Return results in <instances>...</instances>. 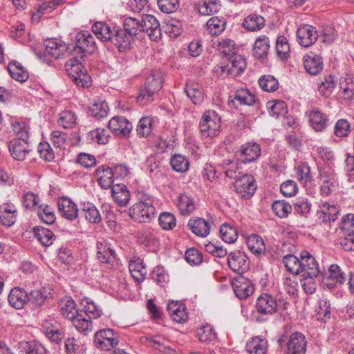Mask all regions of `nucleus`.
<instances>
[{
  "instance_id": "61",
  "label": "nucleus",
  "mask_w": 354,
  "mask_h": 354,
  "mask_svg": "<svg viewBox=\"0 0 354 354\" xmlns=\"http://www.w3.org/2000/svg\"><path fill=\"white\" fill-rule=\"evenodd\" d=\"M152 120L148 117L141 118L136 128L138 134L141 137H146L151 133Z\"/></svg>"
},
{
  "instance_id": "21",
  "label": "nucleus",
  "mask_w": 354,
  "mask_h": 354,
  "mask_svg": "<svg viewBox=\"0 0 354 354\" xmlns=\"http://www.w3.org/2000/svg\"><path fill=\"white\" fill-rule=\"evenodd\" d=\"M8 299L11 306L21 309L28 304V294L24 289L16 287L10 290Z\"/></svg>"
},
{
  "instance_id": "54",
  "label": "nucleus",
  "mask_w": 354,
  "mask_h": 354,
  "mask_svg": "<svg viewBox=\"0 0 354 354\" xmlns=\"http://www.w3.org/2000/svg\"><path fill=\"white\" fill-rule=\"evenodd\" d=\"M21 348L26 354H47L44 346L37 341L26 342Z\"/></svg>"
},
{
  "instance_id": "25",
  "label": "nucleus",
  "mask_w": 354,
  "mask_h": 354,
  "mask_svg": "<svg viewBox=\"0 0 354 354\" xmlns=\"http://www.w3.org/2000/svg\"><path fill=\"white\" fill-rule=\"evenodd\" d=\"M167 310L171 319L177 323H184L188 318L187 308L182 303L170 302Z\"/></svg>"
},
{
  "instance_id": "52",
  "label": "nucleus",
  "mask_w": 354,
  "mask_h": 354,
  "mask_svg": "<svg viewBox=\"0 0 354 354\" xmlns=\"http://www.w3.org/2000/svg\"><path fill=\"white\" fill-rule=\"evenodd\" d=\"M335 86V77L332 75H328L321 82L318 90L323 96L328 97L332 93Z\"/></svg>"
},
{
  "instance_id": "16",
  "label": "nucleus",
  "mask_w": 354,
  "mask_h": 354,
  "mask_svg": "<svg viewBox=\"0 0 354 354\" xmlns=\"http://www.w3.org/2000/svg\"><path fill=\"white\" fill-rule=\"evenodd\" d=\"M287 354H305L306 341L305 336L301 333H292L286 343Z\"/></svg>"
},
{
  "instance_id": "10",
  "label": "nucleus",
  "mask_w": 354,
  "mask_h": 354,
  "mask_svg": "<svg viewBox=\"0 0 354 354\" xmlns=\"http://www.w3.org/2000/svg\"><path fill=\"white\" fill-rule=\"evenodd\" d=\"M255 307L257 313L271 315L277 311V300L270 294H261L257 299Z\"/></svg>"
},
{
  "instance_id": "40",
  "label": "nucleus",
  "mask_w": 354,
  "mask_h": 354,
  "mask_svg": "<svg viewBox=\"0 0 354 354\" xmlns=\"http://www.w3.org/2000/svg\"><path fill=\"white\" fill-rule=\"evenodd\" d=\"M243 26L250 31L259 30L265 26V19L259 15L252 14L245 19Z\"/></svg>"
},
{
  "instance_id": "6",
  "label": "nucleus",
  "mask_w": 354,
  "mask_h": 354,
  "mask_svg": "<svg viewBox=\"0 0 354 354\" xmlns=\"http://www.w3.org/2000/svg\"><path fill=\"white\" fill-rule=\"evenodd\" d=\"M200 131L205 137H214L221 128V118L214 111H205L200 121Z\"/></svg>"
},
{
  "instance_id": "59",
  "label": "nucleus",
  "mask_w": 354,
  "mask_h": 354,
  "mask_svg": "<svg viewBox=\"0 0 354 354\" xmlns=\"http://www.w3.org/2000/svg\"><path fill=\"white\" fill-rule=\"evenodd\" d=\"M158 221L160 225L164 230H171L176 226V218L169 212L161 213Z\"/></svg>"
},
{
  "instance_id": "46",
  "label": "nucleus",
  "mask_w": 354,
  "mask_h": 354,
  "mask_svg": "<svg viewBox=\"0 0 354 354\" xmlns=\"http://www.w3.org/2000/svg\"><path fill=\"white\" fill-rule=\"evenodd\" d=\"M185 93L194 104H199L203 100V93L196 84H187L185 86Z\"/></svg>"
},
{
  "instance_id": "33",
  "label": "nucleus",
  "mask_w": 354,
  "mask_h": 354,
  "mask_svg": "<svg viewBox=\"0 0 354 354\" xmlns=\"http://www.w3.org/2000/svg\"><path fill=\"white\" fill-rule=\"evenodd\" d=\"M61 313L68 319H73L77 315V310L75 308V303L71 297H64L59 302Z\"/></svg>"
},
{
  "instance_id": "8",
  "label": "nucleus",
  "mask_w": 354,
  "mask_h": 354,
  "mask_svg": "<svg viewBox=\"0 0 354 354\" xmlns=\"http://www.w3.org/2000/svg\"><path fill=\"white\" fill-rule=\"evenodd\" d=\"M236 192L243 198H250L254 194L257 185L252 175L245 174L236 180L234 183Z\"/></svg>"
},
{
  "instance_id": "51",
  "label": "nucleus",
  "mask_w": 354,
  "mask_h": 354,
  "mask_svg": "<svg viewBox=\"0 0 354 354\" xmlns=\"http://www.w3.org/2000/svg\"><path fill=\"white\" fill-rule=\"evenodd\" d=\"M259 86L265 91H275L279 86L277 80L272 75H263L259 80Z\"/></svg>"
},
{
  "instance_id": "5",
  "label": "nucleus",
  "mask_w": 354,
  "mask_h": 354,
  "mask_svg": "<svg viewBox=\"0 0 354 354\" xmlns=\"http://www.w3.org/2000/svg\"><path fill=\"white\" fill-rule=\"evenodd\" d=\"M162 86V75L160 72L151 73L146 79L145 86L140 88L137 97V102L140 105H145L153 100V95L158 93Z\"/></svg>"
},
{
  "instance_id": "20",
  "label": "nucleus",
  "mask_w": 354,
  "mask_h": 354,
  "mask_svg": "<svg viewBox=\"0 0 354 354\" xmlns=\"http://www.w3.org/2000/svg\"><path fill=\"white\" fill-rule=\"evenodd\" d=\"M9 151L15 160L22 161L30 152L28 141L13 139L9 142Z\"/></svg>"
},
{
  "instance_id": "41",
  "label": "nucleus",
  "mask_w": 354,
  "mask_h": 354,
  "mask_svg": "<svg viewBox=\"0 0 354 354\" xmlns=\"http://www.w3.org/2000/svg\"><path fill=\"white\" fill-rule=\"evenodd\" d=\"M206 26L209 34L217 36L225 30L226 21L223 18L213 17L207 21Z\"/></svg>"
},
{
  "instance_id": "57",
  "label": "nucleus",
  "mask_w": 354,
  "mask_h": 354,
  "mask_svg": "<svg viewBox=\"0 0 354 354\" xmlns=\"http://www.w3.org/2000/svg\"><path fill=\"white\" fill-rule=\"evenodd\" d=\"M76 116L71 111H64L59 113L58 122L64 129L72 127L75 123Z\"/></svg>"
},
{
  "instance_id": "32",
  "label": "nucleus",
  "mask_w": 354,
  "mask_h": 354,
  "mask_svg": "<svg viewBox=\"0 0 354 354\" xmlns=\"http://www.w3.org/2000/svg\"><path fill=\"white\" fill-rule=\"evenodd\" d=\"M97 258L101 263L111 264L115 259V252L107 243H97Z\"/></svg>"
},
{
  "instance_id": "1",
  "label": "nucleus",
  "mask_w": 354,
  "mask_h": 354,
  "mask_svg": "<svg viewBox=\"0 0 354 354\" xmlns=\"http://www.w3.org/2000/svg\"><path fill=\"white\" fill-rule=\"evenodd\" d=\"M91 47V50L86 49L82 46H35L32 50L39 59L50 64V58L59 59L64 57L68 50L73 57L65 64V68L74 83L80 87L87 88L91 84V77L84 70L82 62L88 55L92 54L95 46H86Z\"/></svg>"
},
{
  "instance_id": "43",
  "label": "nucleus",
  "mask_w": 354,
  "mask_h": 354,
  "mask_svg": "<svg viewBox=\"0 0 354 354\" xmlns=\"http://www.w3.org/2000/svg\"><path fill=\"white\" fill-rule=\"evenodd\" d=\"M266 108L272 116H283L288 113L287 105L282 100L268 101L266 103Z\"/></svg>"
},
{
  "instance_id": "7",
  "label": "nucleus",
  "mask_w": 354,
  "mask_h": 354,
  "mask_svg": "<svg viewBox=\"0 0 354 354\" xmlns=\"http://www.w3.org/2000/svg\"><path fill=\"white\" fill-rule=\"evenodd\" d=\"M94 343L97 347L109 351L119 344V336L111 328L102 329L95 333Z\"/></svg>"
},
{
  "instance_id": "26",
  "label": "nucleus",
  "mask_w": 354,
  "mask_h": 354,
  "mask_svg": "<svg viewBox=\"0 0 354 354\" xmlns=\"http://www.w3.org/2000/svg\"><path fill=\"white\" fill-rule=\"evenodd\" d=\"M50 292L46 288L32 290L28 294V304L35 308L43 306L49 298Z\"/></svg>"
},
{
  "instance_id": "50",
  "label": "nucleus",
  "mask_w": 354,
  "mask_h": 354,
  "mask_svg": "<svg viewBox=\"0 0 354 354\" xmlns=\"http://www.w3.org/2000/svg\"><path fill=\"white\" fill-rule=\"evenodd\" d=\"M145 167L151 174H153L155 176H158L161 171V162L159 155L153 154L147 157L145 160Z\"/></svg>"
},
{
  "instance_id": "34",
  "label": "nucleus",
  "mask_w": 354,
  "mask_h": 354,
  "mask_svg": "<svg viewBox=\"0 0 354 354\" xmlns=\"http://www.w3.org/2000/svg\"><path fill=\"white\" fill-rule=\"evenodd\" d=\"M221 8L219 0H203L198 3V10L202 15H211L217 13Z\"/></svg>"
},
{
  "instance_id": "19",
  "label": "nucleus",
  "mask_w": 354,
  "mask_h": 354,
  "mask_svg": "<svg viewBox=\"0 0 354 354\" xmlns=\"http://www.w3.org/2000/svg\"><path fill=\"white\" fill-rule=\"evenodd\" d=\"M91 30L100 41L106 42L111 41L112 43L115 42L114 32L104 22H95L91 26ZM114 44H117V43H115Z\"/></svg>"
},
{
  "instance_id": "4",
  "label": "nucleus",
  "mask_w": 354,
  "mask_h": 354,
  "mask_svg": "<svg viewBox=\"0 0 354 354\" xmlns=\"http://www.w3.org/2000/svg\"><path fill=\"white\" fill-rule=\"evenodd\" d=\"M155 207L153 205V200L151 196L142 195L140 201L134 204L129 209V216L136 222L149 223L155 217Z\"/></svg>"
},
{
  "instance_id": "38",
  "label": "nucleus",
  "mask_w": 354,
  "mask_h": 354,
  "mask_svg": "<svg viewBox=\"0 0 354 354\" xmlns=\"http://www.w3.org/2000/svg\"><path fill=\"white\" fill-rule=\"evenodd\" d=\"M178 207L183 215H189L195 209L194 198L187 194H182L178 197Z\"/></svg>"
},
{
  "instance_id": "60",
  "label": "nucleus",
  "mask_w": 354,
  "mask_h": 354,
  "mask_svg": "<svg viewBox=\"0 0 354 354\" xmlns=\"http://www.w3.org/2000/svg\"><path fill=\"white\" fill-rule=\"evenodd\" d=\"M29 127L24 122H15L13 124V131L18 137L16 140L28 141L29 137Z\"/></svg>"
},
{
  "instance_id": "27",
  "label": "nucleus",
  "mask_w": 354,
  "mask_h": 354,
  "mask_svg": "<svg viewBox=\"0 0 354 354\" xmlns=\"http://www.w3.org/2000/svg\"><path fill=\"white\" fill-rule=\"evenodd\" d=\"M245 350L248 354H266L268 350L267 340L254 337L247 342Z\"/></svg>"
},
{
  "instance_id": "64",
  "label": "nucleus",
  "mask_w": 354,
  "mask_h": 354,
  "mask_svg": "<svg viewBox=\"0 0 354 354\" xmlns=\"http://www.w3.org/2000/svg\"><path fill=\"white\" fill-rule=\"evenodd\" d=\"M185 258L187 263L194 266L201 264L203 261L201 253L194 248L187 250Z\"/></svg>"
},
{
  "instance_id": "13",
  "label": "nucleus",
  "mask_w": 354,
  "mask_h": 354,
  "mask_svg": "<svg viewBox=\"0 0 354 354\" xmlns=\"http://www.w3.org/2000/svg\"><path fill=\"white\" fill-rule=\"evenodd\" d=\"M227 264L233 272L237 273H243L249 268L246 255L239 250L232 252L228 254Z\"/></svg>"
},
{
  "instance_id": "48",
  "label": "nucleus",
  "mask_w": 354,
  "mask_h": 354,
  "mask_svg": "<svg viewBox=\"0 0 354 354\" xmlns=\"http://www.w3.org/2000/svg\"><path fill=\"white\" fill-rule=\"evenodd\" d=\"M109 107L104 101H98L92 104L89 111L91 115L97 119L106 117L108 114Z\"/></svg>"
},
{
  "instance_id": "24",
  "label": "nucleus",
  "mask_w": 354,
  "mask_h": 354,
  "mask_svg": "<svg viewBox=\"0 0 354 354\" xmlns=\"http://www.w3.org/2000/svg\"><path fill=\"white\" fill-rule=\"evenodd\" d=\"M95 176L97 182L102 188L106 189L112 187L114 176L113 169L102 165L96 169Z\"/></svg>"
},
{
  "instance_id": "31",
  "label": "nucleus",
  "mask_w": 354,
  "mask_h": 354,
  "mask_svg": "<svg viewBox=\"0 0 354 354\" xmlns=\"http://www.w3.org/2000/svg\"><path fill=\"white\" fill-rule=\"evenodd\" d=\"M304 65L306 71L313 75L319 74L322 70V62L319 56L306 55L304 59Z\"/></svg>"
},
{
  "instance_id": "2",
  "label": "nucleus",
  "mask_w": 354,
  "mask_h": 354,
  "mask_svg": "<svg viewBox=\"0 0 354 354\" xmlns=\"http://www.w3.org/2000/svg\"><path fill=\"white\" fill-rule=\"evenodd\" d=\"M218 51L223 58L228 60L230 64L221 66L218 68L221 74H227L236 76L241 75L246 67V62L243 56L237 54L235 46H218Z\"/></svg>"
},
{
  "instance_id": "3",
  "label": "nucleus",
  "mask_w": 354,
  "mask_h": 354,
  "mask_svg": "<svg viewBox=\"0 0 354 354\" xmlns=\"http://www.w3.org/2000/svg\"><path fill=\"white\" fill-rule=\"evenodd\" d=\"M123 29L114 30V37L115 43L122 44L127 43L130 44L136 39H139L142 33L140 30V21L136 18L128 17L124 20Z\"/></svg>"
},
{
  "instance_id": "30",
  "label": "nucleus",
  "mask_w": 354,
  "mask_h": 354,
  "mask_svg": "<svg viewBox=\"0 0 354 354\" xmlns=\"http://www.w3.org/2000/svg\"><path fill=\"white\" fill-rule=\"evenodd\" d=\"M7 68L12 78L18 82H24L29 77L28 71L18 62H10Z\"/></svg>"
},
{
  "instance_id": "55",
  "label": "nucleus",
  "mask_w": 354,
  "mask_h": 354,
  "mask_svg": "<svg viewBox=\"0 0 354 354\" xmlns=\"http://www.w3.org/2000/svg\"><path fill=\"white\" fill-rule=\"evenodd\" d=\"M272 209L279 218L286 217L292 211V206L285 201H277L272 204Z\"/></svg>"
},
{
  "instance_id": "47",
  "label": "nucleus",
  "mask_w": 354,
  "mask_h": 354,
  "mask_svg": "<svg viewBox=\"0 0 354 354\" xmlns=\"http://www.w3.org/2000/svg\"><path fill=\"white\" fill-rule=\"evenodd\" d=\"M283 263L290 272L295 274H300V257L292 254L286 255L283 258Z\"/></svg>"
},
{
  "instance_id": "39",
  "label": "nucleus",
  "mask_w": 354,
  "mask_h": 354,
  "mask_svg": "<svg viewBox=\"0 0 354 354\" xmlns=\"http://www.w3.org/2000/svg\"><path fill=\"white\" fill-rule=\"evenodd\" d=\"M129 268L131 276L136 281L142 282L144 281L147 274V270L142 261H131Z\"/></svg>"
},
{
  "instance_id": "44",
  "label": "nucleus",
  "mask_w": 354,
  "mask_h": 354,
  "mask_svg": "<svg viewBox=\"0 0 354 354\" xmlns=\"http://www.w3.org/2000/svg\"><path fill=\"white\" fill-rule=\"evenodd\" d=\"M72 322L73 326L79 332L86 334L92 330L91 319L82 314L77 313L75 317L72 319Z\"/></svg>"
},
{
  "instance_id": "14",
  "label": "nucleus",
  "mask_w": 354,
  "mask_h": 354,
  "mask_svg": "<svg viewBox=\"0 0 354 354\" xmlns=\"http://www.w3.org/2000/svg\"><path fill=\"white\" fill-rule=\"evenodd\" d=\"M308 118V122L310 127L315 131H322L324 130L328 122V118L326 114L321 112L318 109H313L306 112Z\"/></svg>"
},
{
  "instance_id": "12",
  "label": "nucleus",
  "mask_w": 354,
  "mask_h": 354,
  "mask_svg": "<svg viewBox=\"0 0 354 354\" xmlns=\"http://www.w3.org/2000/svg\"><path fill=\"white\" fill-rule=\"evenodd\" d=\"M109 129L118 136L127 137L131 132L132 124L122 116H115L109 122Z\"/></svg>"
},
{
  "instance_id": "23",
  "label": "nucleus",
  "mask_w": 354,
  "mask_h": 354,
  "mask_svg": "<svg viewBox=\"0 0 354 354\" xmlns=\"http://www.w3.org/2000/svg\"><path fill=\"white\" fill-rule=\"evenodd\" d=\"M339 207L335 205L324 203L317 211V216L320 222L327 223L334 222L337 218Z\"/></svg>"
},
{
  "instance_id": "42",
  "label": "nucleus",
  "mask_w": 354,
  "mask_h": 354,
  "mask_svg": "<svg viewBox=\"0 0 354 354\" xmlns=\"http://www.w3.org/2000/svg\"><path fill=\"white\" fill-rule=\"evenodd\" d=\"M82 211L85 218L91 223H99L101 216L96 207L91 203H84L82 205Z\"/></svg>"
},
{
  "instance_id": "18",
  "label": "nucleus",
  "mask_w": 354,
  "mask_h": 354,
  "mask_svg": "<svg viewBox=\"0 0 354 354\" xmlns=\"http://www.w3.org/2000/svg\"><path fill=\"white\" fill-rule=\"evenodd\" d=\"M57 206L60 214L66 219L73 220L77 217V205L70 198L64 196L59 198Z\"/></svg>"
},
{
  "instance_id": "36",
  "label": "nucleus",
  "mask_w": 354,
  "mask_h": 354,
  "mask_svg": "<svg viewBox=\"0 0 354 354\" xmlns=\"http://www.w3.org/2000/svg\"><path fill=\"white\" fill-rule=\"evenodd\" d=\"M231 102L235 104L238 102L241 105L252 106L256 102L255 97L248 89H239L233 96Z\"/></svg>"
},
{
  "instance_id": "45",
  "label": "nucleus",
  "mask_w": 354,
  "mask_h": 354,
  "mask_svg": "<svg viewBox=\"0 0 354 354\" xmlns=\"http://www.w3.org/2000/svg\"><path fill=\"white\" fill-rule=\"evenodd\" d=\"M220 234L223 241L227 243H234L238 238L236 229L227 223H224L221 226Z\"/></svg>"
},
{
  "instance_id": "56",
  "label": "nucleus",
  "mask_w": 354,
  "mask_h": 354,
  "mask_svg": "<svg viewBox=\"0 0 354 354\" xmlns=\"http://www.w3.org/2000/svg\"><path fill=\"white\" fill-rule=\"evenodd\" d=\"M248 246L254 254H259L265 250L263 241L257 235L251 236L248 238Z\"/></svg>"
},
{
  "instance_id": "28",
  "label": "nucleus",
  "mask_w": 354,
  "mask_h": 354,
  "mask_svg": "<svg viewBox=\"0 0 354 354\" xmlns=\"http://www.w3.org/2000/svg\"><path fill=\"white\" fill-rule=\"evenodd\" d=\"M111 194L114 201L120 206H125L130 199L127 187L123 184L113 185L111 187Z\"/></svg>"
},
{
  "instance_id": "37",
  "label": "nucleus",
  "mask_w": 354,
  "mask_h": 354,
  "mask_svg": "<svg viewBox=\"0 0 354 354\" xmlns=\"http://www.w3.org/2000/svg\"><path fill=\"white\" fill-rule=\"evenodd\" d=\"M33 231L37 240L44 246L47 247L53 244L55 236L52 231L46 227L39 226L35 227Z\"/></svg>"
},
{
  "instance_id": "17",
  "label": "nucleus",
  "mask_w": 354,
  "mask_h": 354,
  "mask_svg": "<svg viewBox=\"0 0 354 354\" xmlns=\"http://www.w3.org/2000/svg\"><path fill=\"white\" fill-rule=\"evenodd\" d=\"M296 34L299 44H314L318 39L317 31L315 27L310 25L300 26Z\"/></svg>"
},
{
  "instance_id": "58",
  "label": "nucleus",
  "mask_w": 354,
  "mask_h": 354,
  "mask_svg": "<svg viewBox=\"0 0 354 354\" xmlns=\"http://www.w3.org/2000/svg\"><path fill=\"white\" fill-rule=\"evenodd\" d=\"M37 215L42 222L50 225L55 221V216L53 209L50 206H45L44 208L39 207Z\"/></svg>"
},
{
  "instance_id": "62",
  "label": "nucleus",
  "mask_w": 354,
  "mask_h": 354,
  "mask_svg": "<svg viewBox=\"0 0 354 354\" xmlns=\"http://www.w3.org/2000/svg\"><path fill=\"white\" fill-rule=\"evenodd\" d=\"M337 37V32L333 28L326 26L322 30V33L318 35L317 42L319 43H332Z\"/></svg>"
},
{
  "instance_id": "9",
  "label": "nucleus",
  "mask_w": 354,
  "mask_h": 354,
  "mask_svg": "<svg viewBox=\"0 0 354 354\" xmlns=\"http://www.w3.org/2000/svg\"><path fill=\"white\" fill-rule=\"evenodd\" d=\"M232 286L235 295L240 299L250 297L254 290L252 282L242 275L238 276L232 280Z\"/></svg>"
},
{
  "instance_id": "15",
  "label": "nucleus",
  "mask_w": 354,
  "mask_h": 354,
  "mask_svg": "<svg viewBox=\"0 0 354 354\" xmlns=\"http://www.w3.org/2000/svg\"><path fill=\"white\" fill-rule=\"evenodd\" d=\"M346 278V274L342 271L339 266L333 264L329 267L328 273H326L324 276V283L331 289L337 283L342 284L344 283Z\"/></svg>"
},
{
  "instance_id": "11",
  "label": "nucleus",
  "mask_w": 354,
  "mask_h": 354,
  "mask_svg": "<svg viewBox=\"0 0 354 354\" xmlns=\"http://www.w3.org/2000/svg\"><path fill=\"white\" fill-rule=\"evenodd\" d=\"M320 273L315 259L306 250L300 253V274L317 277Z\"/></svg>"
},
{
  "instance_id": "49",
  "label": "nucleus",
  "mask_w": 354,
  "mask_h": 354,
  "mask_svg": "<svg viewBox=\"0 0 354 354\" xmlns=\"http://www.w3.org/2000/svg\"><path fill=\"white\" fill-rule=\"evenodd\" d=\"M351 130L349 122L346 119L338 120L334 127V134L336 137L343 138L348 136Z\"/></svg>"
},
{
  "instance_id": "53",
  "label": "nucleus",
  "mask_w": 354,
  "mask_h": 354,
  "mask_svg": "<svg viewBox=\"0 0 354 354\" xmlns=\"http://www.w3.org/2000/svg\"><path fill=\"white\" fill-rule=\"evenodd\" d=\"M171 165L175 171L178 172H185L189 169V161L186 157L176 154L172 156L170 160Z\"/></svg>"
},
{
  "instance_id": "29",
  "label": "nucleus",
  "mask_w": 354,
  "mask_h": 354,
  "mask_svg": "<svg viewBox=\"0 0 354 354\" xmlns=\"http://www.w3.org/2000/svg\"><path fill=\"white\" fill-rule=\"evenodd\" d=\"M189 228L197 236H207L210 230V226L207 221L201 218L190 219L188 223Z\"/></svg>"
},
{
  "instance_id": "22",
  "label": "nucleus",
  "mask_w": 354,
  "mask_h": 354,
  "mask_svg": "<svg viewBox=\"0 0 354 354\" xmlns=\"http://www.w3.org/2000/svg\"><path fill=\"white\" fill-rule=\"evenodd\" d=\"M239 151L240 155L243 157L242 161L245 163L255 161L261 153L260 145L255 142L241 145Z\"/></svg>"
},
{
  "instance_id": "63",
  "label": "nucleus",
  "mask_w": 354,
  "mask_h": 354,
  "mask_svg": "<svg viewBox=\"0 0 354 354\" xmlns=\"http://www.w3.org/2000/svg\"><path fill=\"white\" fill-rule=\"evenodd\" d=\"M140 30L143 34L145 31H149L151 28L159 27V22L155 17L151 15H146L140 22Z\"/></svg>"
},
{
  "instance_id": "35",
  "label": "nucleus",
  "mask_w": 354,
  "mask_h": 354,
  "mask_svg": "<svg viewBox=\"0 0 354 354\" xmlns=\"http://www.w3.org/2000/svg\"><path fill=\"white\" fill-rule=\"evenodd\" d=\"M295 171L297 180L304 186H308L313 181L310 167L307 163H301L295 167Z\"/></svg>"
}]
</instances>
